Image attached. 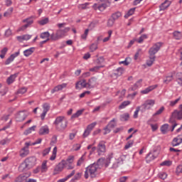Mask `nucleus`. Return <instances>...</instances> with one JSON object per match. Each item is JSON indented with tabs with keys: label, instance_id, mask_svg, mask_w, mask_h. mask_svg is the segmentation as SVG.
<instances>
[{
	"label": "nucleus",
	"instance_id": "obj_37",
	"mask_svg": "<svg viewBox=\"0 0 182 182\" xmlns=\"http://www.w3.org/2000/svg\"><path fill=\"white\" fill-rule=\"evenodd\" d=\"M120 16H122V13L120 11H117L112 14L111 18H112L114 21H117Z\"/></svg>",
	"mask_w": 182,
	"mask_h": 182
},
{
	"label": "nucleus",
	"instance_id": "obj_5",
	"mask_svg": "<svg viewBox=\"0 0 182 182\" xmlns=\"http://www.w3.org/2000/svg\"><path fill=\"white\" fill-rule=\"evenodd\" d=\"M54 124L58 132H63L68 127V120L65 119V117L59 116L56 117Z\"/></svg>",
	"mask_w": 182,
	"mask_h": 182
},
{
	"label": "nucleus",
	"instance_id": "obj_46",
	"mask_svg": "<svg viewBox=\"0 0 182 182\" xmlns=\"http://www.w3.org/2000/svg\"><path fill=\"white\" fill-rule=\"evenodd\" d=\"M80 173H77L75 175V176L70 180V182H76L77 180H79L81 177Z\"/></svg>",
	"mask_w": 182,
	"mask_h": 182
},
{
	"label": "nucleus",
	"instance_id": "obj_16",
	"mask_svg": "<svg viewBox=\"0 0 182 182\" xmlns=\"http://www.w3.org/2000/svg\"><path fill=\"white\" fill-rule=\"evenodd\" d=\"M26 117H28L26 113L24 111H21L16 115V120L17 122H23Z\"/></svg>",
	"mask_w": 182,
	"mask_h": 182
},
{
	"label": "nucleus",
	"instance_id": "obj_21",
	"mask_svg": "<svg viewBox=\"0 0 182 182\" xmlns=\"http://www.w3.org/2000/svg\"><path fill=\"white\" fill-rule=\"evenodd\" d=\"M171 5V1L168 0H166L164 3H162L159 6V11H166L168 6Z\"/></svg>",
	"mask_w": 182,
	"mask_h": 182
},
{
	"label": "nucleus",
	"instance_id": "obj_10",
	"mask_svg": "<svg viewBox=\"0 0 182 182\" xmlns=\"http://www.w3.org/2000/svg\"><path fill=\"white\" fill-rule=\"evenodd\" d=\"M21 53V50H18L17 52L11 54L5 61V65H9V63H11V62H14L15 60V58H17V56H19Z\"/></svg>",
	"mask_w": 182,
	"mask_h": 182
},
{
	"label": "nucleus",
	"instance_id": "obj_40",
	"mask_svg": "<svg viewBox=\"0 0 182 182\" xmlns=\"http://www.w3.org/2000/svg\"><path fill=\"white\" fill-rule=\"evenodd\" d=\"M114 75L115 76H122V75H123V68H118L117 70H114Z\"/></svg>",
	"mask_w": 182,
	"mask_h": 182
},
{
	"label": "nucleus",
	"instance_id": "obj_33",
	"mask_svg": "<svg viewBox=\"0 0 182 182\" xmlns=\"http://www.w3.org/2000/svg\"><path fill=\"white\" fill-rule=\"evenodd\" d=\"M130 117L129 113H125L124 114L120 115V120L121 122H127Z\"/></svg>",
	"mask_w": 182,
	"mask_h": 182
},
{
	"label": "nucleus",
	"instance_id": "obj_17",
	"mask_svg": "<svg viewBox=\"0 0 182 182\" xmlns=\"http://www.w3.org/2000/svg\"><path fill=\"white\" fill-rule=\"evenodd\" d=\"M68 86V84L66 83H63L61 85H58L57 86H55L52 90H51V93H56V92H60V90H63V89H65V87H66Z\"/></svg>",
	"mask_w": 182,
	"mask_h": 182
},
{
	"label": "nucleus",
	"instance_id": "obj_64",
	"mask_svg": "<svg viewBox=\"0 0 182 182\" xmlns=\"http://www.w3.org/2000/svg\"><path fill=\"white\" fill-rule=\"evenodd\" d=\"M113 159L112 155H109L107 159V163H105V167H109V164H110V161Z\"/></svg>",
	"mask_w": 182,
	"mask_h": 182
},
{
	"label": "nucleus",
	"instance_id": "obj_38",
	"mask_svg": "<svg viewBox=\"0 0 182 182\" xmlns=\"http://www.w3.org/2000/svg\"><path fill=\"white\" fill-rule=\"evenodd\" d=\"M130 103H132L130 101H124V102H122V104L119 106V110H122V109H124L125 107H127V106H129V105H130Z\"/></svg>",
	"mask_w": 182,
	"mask_h": 182
},
{
	"label": "nucleus",
	"instance_id": "obj_45",
	"mask_svg": "<svg viewBox=\"0 0 182 182\" xmlns=\"http://www.w3.org/2000/svg\"><path fill=\"white\" fill-rule=\"evenodd\" d=\"M85 163V155H82L77 161V166H80Z\"/></svg>",
	"mask_w": 182,
	"mask_h": 182
},
{
	"label": "nucleus",
	"instance_id": "obj_36",
	"mask_svg": "<svg viewBox=\"0 0 182 182\" xmlns=\"http://www.w3.org/2000/svg\"><path fill=\"white\" fill-rule=\"evenodd\" d=\"M48 161H43L41 165V173H45L48 171V166H46Z\"/></svg>",
	"mask_w": 182,
	"mask_h": 182
},
{
	"label": "nucleus",
	"instance_id": "obj_48",
	"mask_svg": "<svg viewBox=\"0 0 182 182\" xmlns=\"http://www.w3.org/2000/svg\"><path fill=\"white\" fill-rule=\"evenodd\" d=\"M144 39H147V35L146 34H143L141 35L139 38L138 40H136V42H138V43H142L143 41H144Z\"/></svg>",
	"mask_w": 182,
	"mask_h": 182
},
{
	"label": "nucleus",
	"instance_id": "obj_18",
	"mask_svg": "<svg viewBox=\"0 0 182 182\" xmlns=\"http://www.w3.org/2000/svg\"><path fill=\"white\" fill-rule=\"evenodd\" d=\"M159 156L158 154H153L152 152H149L146 159V162L150 163V161H152V160H154L155 159H157V156Z\"/></svg>",
	"mask_w": 182,
	"mask_h": 182
},
{
	"label": "nucleus",
	"instance_id": "obj_34",
	"mask_svg": "<svg viewBox=\"0 0 182 182\" xmlns=\"http://www.w3.org/2000/svg\"><path fill=\"white\" fill-rule=\"evenodd\" d=\"M151 122H153V119H150L147 121L146 123H147V124L151 125V127L153 132H156V130H157V129H159V127L157 126V124H151Z\"/></svg>",
	"mask_w": 182,
	"mask_h": 182
},
{
	"label": "nucleus",
	"instance_id": "obj_51",
	"mask_svg": "<svg viewBox=\"0 0 182 182\" xmlns=\"http://www.w3.org/2000/svg\"><path fill=\"white\" fill-rule=\"evenodd\" d=\"M119 65H124V66H129L130 65V62L129 61V58H126L124 61H120Z\"/></svg>",
	"mask_w": 182,
	"mask_h": 182
},
{
	"label": "nucleus",
	"instance_id": "obj_58",
	"mask_svg": "<svg viewBox=\"0 0 182 182\" xmlns=\"http://www.w3.org/2000/svg\"><path fill=\"white\" fill-rule=\"evenodd\" d=\"M101 68H104V65H98V66H95L92 68L90 69V72H97V70H99V69H100Z\"/></svg>",
	"mask_w": 182,
	"mask_h": 182
},
{
	"label": "nucleus",
	"instance_id": "obj_63",
	"mask_svg": "<svg viewBox=\"0 0 182 182\" xmlns=\"http://www.w3.org/2000/svg\"><path fill=\"white\" fill-rule=\"evenodd\" d=\"M8 143H9V139H8V138L2 139L0 141V144H1V146H5V144H8Z\"/></svg>",
	"mask_w": 182,
	"mask_h": 182
},
{
	"label": "nucleus",
	"instance_id": "obj_60",
	"mask_svg": "<svg viewBox=\"0 0 182 182\" xmlns=\"http://www.w3.org/2000/svg\"><path fill=\"white\" fill-rule=\"evenodd\" d=\"M12 12H14V8H10L4 14V16H8L9 15H11V14H12Z\"/></svg>",
	"mask_w": 182,
	"mask_h": 182
},
{
	"label": "nucleus",
	"instance_id": "obj_6",
	"mask_svg": "<svg viewBox=\"0 0 182 182\" xmlns=\"http://www.w3.org/2000/svg\"><path fill=\"white\" fill-rule=\"evenodd\" d=\"M156 105V100H147L141 106V112L144 113L146 110H150L153 106Z\"/></svg>",
	"mask_w": 182,
	"mask_h": 182
},
{
	"label": "nucleus",
	"instance_id": "obj_2",
	"mask_svg": "<svg viewBox=\"0 0 182 182\" xmlns=\"http://www.w3.org/2000/svg\"><path fill=\"white\" fill-rule=\"evenodd\" d=\"M34 166H36V157L30 156L26 159L19 166V170L21 171H28V170H31Z\"/></svg>",
	"mask_w": 182,
	"mask_h": 182
},
{
	"label": "nucleus",
	"instance_id": "obj_14",
	"mask_svg": "<svg viewBox=\"0 0 182 182\" xmlns=\"http://www.w3.org/2000/svg\"><path fill=\"white\" fill-rule=\"evenodd\" d=\"M84 87H87V82L86 80H81L76 82L75 89H84Z\"/></svg>",
	"mask_w": 182,
	"mask_h": 182
},
{
	"label": "nucleus",
	"instance_id": "obj_24",
	"mask_svg": "<svg viewBox=\"0 0 182 182\" xmlns=\"http://www.w3.org/2000/svg\"><path fill=\"white\" fill-rule=\"evenodd\" d=\"M69 31H70V28L66 27L64 29L58 30L57 32L58 33V35H60V38H63V36H65V34L68 33Z\"/></svg>",
	"mask_w": 182,
	"mask_h": 182
},
{
	"label": "nucleus",
	"instance_id": "obj_11",
	"mask_svg": "<svg viewBox=\"0 0 182 182\" xmlns=\"http://www.w3.org/2000/svg\"><path fill=\"white\" fill-rule=\"evenodd\" d=\"M23 22L26 23V24L18 28L19 31H25V29L29 28L30 25H32L33 23V20H32V18H26L23 20Z\"/></svg>",
	"mask_w": 182,
	"mask_h": 182
},
{
	"label": "nucleus",
	"instance_id": "obj_57",
	"mask_svg": "<svg viewBox=\"0 0 182 182\" xmlns=\"http://www.w3.org/2000/svg\"><path fill=\"white\" fill-rule=\"evenodd\" d=\"M26 87H22L20 88L18 91H17V95H23L24 93H26Z\"/></svg>",
	"mask_w": 182,
	"mask_h": 182
},
{
	"label": "nucleus",
	"instance_id": "obj_23",
	"mask_svg": "<svg viewBox=\"0 0 182 182\" xmlns=\"http://www.w3.org/2000/svg\"><path fill=\"white\" fill-rule=\"evenodd\" d=\"M18 75H19V73H17L10 75L6 80L7 84L12 85V82H15V79H16V77H18Z\"/></svg>",
	"mask_w": 182,
	"mask_h": 182
},
{
	"label": "nucleus",
	"instance_id": "obj_26",
	"mask_svg": "<svg viewBox=\"0 0 182 182\" xmlns=\"http://www.w3.org/2000/svg\"><path fill=\"white\" fill-rule=\"evenodd\" d=\"M34 51H35V48L31 47V48L24 50L23 51V55H24V56L28 58V56H31V55H32V53H33Z\"/></svg>",
	"mask_w": 182,
	"mask_h": 182
},
{
	"label": "nucleus",
	"instance_id": "obj_61",
	"mask_svg": "<svg viewBox=\"0 0 182 182\" xmlns=\"http://www.w3.org/2000/svg\"><path fill=\"white\" fill-rule=\"evenodd\" d=\"M90 49L91 52H95V50H96L97 49V44L92 43L90 47Z\"/></svg>",
	"mask_w": 182,
	"mask_h": 182
},
{
	"label": "nucleus",
	"instance_id": "obj_3",
	"mask_svg": "<svg viewBox=\"0 0 182 182\" xmlns=\"http://www.w3.org/2000/svg\"><path fill=\"white\" fill-rule=\"evenodd\" d=\"M100 160L101 159H99L97 160V164L96 163L92 164L85 168V175H84L85 178L86 179L89 178V176L91 177V178H96V172L99 168V161H100Z\"/></svg>",
	"mask_w": 182,
	"mask_h": 182
},
{
	"label": "nucleus",
	"instance_id": "obj_29",
	"mask_svg": "<svg viewBox=\"0 0 182 182\" xmlns=\"http://www.w3.org/2000/svg\"><path fill=\"white\" fill-rule=\"evenodd\" d=\"M176 82L178 85L182 87V73H178L176 74Z\"/></svg>",
	"mask_w": 182,
	"mask_h": 182
},
{
	"label": "nucleus",
	"instance_id": "obj_28",
	"mask_svg": "<svg viewBox=\"0 0 182 182\" xmlns=\"http://www.w3.org/2000/svg\"><path fill=\"white\" fill-rule=\"evenodd\" d=\"M173 36L174 37V39H176V41H180L181 39H182V33L180 31H174L173 33Z\"/></svg>",
	"mask_w": 182,
	"mask_h": 182
},
{
	"label": "nucleus",
	"instance_id": "obj_35",
	"mask_svg": "<svg viewBox=\"0 0 182 182\" xmlns=\"http://www.w3.org/2000/svg\"><path fill=\"white\" fill-rule=\"evenodd\" d=\"M168 129V124H164L161 127V132L162 134H166V133H167Z\"/></svg>",
	"mask_w": 182,
	"mask_h": 182
},
{
	"label": "nucleus",
	"instance_id": "obj_13",
	"mask_svg": "<svg viewBox=\"0 0 182 182\" xmlns=\"http://www.w3.org/2000/svg\"><path fill=\"white\" fill-rule=\"evenodd\" d=\"M88 89H93L96 85H97V78L96 77H92L87 82Z\"/></svg>",
	"mask_w": 182,
	"mask_h": 182
},
{
	"label": "nucleus",
	"instance_id": "obj_27",
	"mask_svg": "<svg viewBox=\"0 0 182 182\" xmlns=\"http://www.w3.org/2000/svg\"><path fill=\"white\" fill-rule=\"evenodd\" d=\"M61 37L58 34V31L56 33H53L50 35V37L49 38L50 41H58V39H60Z\"/></svg>",
	"mask_w": 182,
	"mask_h": 182
},
{
	"label": "nucleus",
	"instance_id": "obj_53",
	"mask_svg": "<svg viewBox=\"0 0 182 182\" xmlns=\"http://www.w3.org/2000/svg\"><path fill=\"white\" fill-rule=\"evenodd\" d=\"M75 167L72 165V163H68L65 161V168H67V170H73Z\"/></svg>",
	"mask_w": 182,
	"mask_h": 182
},
{
	"label": "nucleus",
	"instance_id": "obj_22",
	"mask_svg": "<svg viewBox=\"0 0 182 182\" xmlns=\"http://www.w3.org/2000/svg\"><path fill=\"white\" fill-rule=\"evenodd\" d=\"M157 85H151L149 87H148L147 88H146L144 90L141 91V93L142 95H147V93H150V92H151V90H154V89H156V87H157Z\"/></svg>",
	"mask_w": 182,
	"mask_h": 182
},
{
	"label": "nucleus",
	"instance_id": "obj_59",
	"mask_svg": "<svg viewBox=\"0 0 182 182\" xmlns=\"http://www.w3.org/2000/svg\"><path fill=\"white\" fill-rule=\"evenodd\" d=\"M114 22L115 21L112 18H109L107 21V26H109V28H112V26L114 25Z\"/></svg>",
	"mask_w": 182,
	"mask_h": 182
},
{
	"label": "nucleus",
	"instance_id": "obj_4",
	"mask_svg": "<svg viewBox=\"0 0 182 182\" xmlns=\"http://www.w3.org/2000/svg\"><path fill=\"white\" fill-rule=\"evenodd\" d=\"M182 119V109L181 110H174L173 112H172V114L169 119V123L172 126V129H171V132H174V129H176L177 126V122L176 120H181Z\"/></svg>",
	"mask_w": 182,
	"mask_h": 182
},
{
	"label": "nucleus",
	"instance_id": "obj_43",
	"mask_svg": "<svg viewBox=\"0 0 182 182\" xmlns=\"http://www.w3.org/2000/svg\"><path fill=\"white\" fill-rule=\"evenodd\" d=\"M164 107H161L159 109H158L154 114L153 117H156V116H159L161 114L164 112Z\"/></svg>",
	"mask_w": 182,
	"mask_h": 182
},
{
	"label": "nucleus",
	"instance_id": "obj_32",
	"mask_svg": "<svg viewBox=\"0 0 182 182\" xmlns=\"http://www.w3.org/2000/svg\"><path fill=\"white\" fill-rule=\"evenodd\" d=\"M136 11V7L130 9L128 12L124 15V18L126 19H127V18H129V16H132V15H133L134 14Z\"/></svg>",
	"mask_w": 182,
	"mask_h": 182
},
{
	"label": "nucleus",
	"instance_id": "obj_50",
	"mask_svg": "<svg viewBox=\"0 0 182 182\" xmlns=\"http://www.w3.org/2000/svg\"><path fill=\"white\" fill-rule=\"evenodd\" d=\"M159 178H161V180H166L167 178V173L166 172H160L159 173Z\"/></svg>",
	"mask_w": 182,
	"mask_h": 182
},
{
	"label": "nucleus",
	"instance_id": "obj_30",
	"mask_svg": "<svg viewBox=\"0 0 182 182\" xmlns=\"http://www.w3.org/2000/svg\"><path fill=\"white\" fill-rule=\"evenodd\" d=\"M35 129H36V126L31 127L30 128L24 131L23 134H25V136H28V134H31L32 132H35Z\"/></svg>",
	"mask_w": 182,
	"mask_h": 182
},
{
	"label": "nucleus",
	"instance_id": "obj_25",
	"mask_svg": "<svg viewBox=\"0 0 182 182\" xmlns=\"http://www.w3.org/2000/svg\"><path fill=\"white\" fill-rule=\"evenodd\" d=\"M75 170L72 171V172L69 175H68L65 178H61V179L58 180L57 182L68 181V180H69V178H71V177H73V176H75Z\"/></svg>",
	"mask_w": 182,
	"mask_h": 182
},
{
	"label": "nucleus",
	"instance_id": "obj_9",
	"mask_svg": "<svg viewBox=\"0 0 182 182\" xmlns=\"http://www.w3.org/2000/svg\"><path fill=\"white\" fill-rule=\"evenodd\" d=\"M96 124H97V122H92L90 124H89L82 134L83 137H87V136L90 134V132H92V130L95 129V127L96 126Z\"/></svg>",
	"mask_w": 182,
	"mask_h": 182
},
{
	"label": "nucleus",
	"instance_id": "obj_44",
	"mask_svg": "<svg viewBox=\"0 0 182 182\" xmlns=\"http://www.w3.org/2000/svg\"><path fill=\"white\" fill-rule=\"evenodd\" d=\"M139 112H141V107H137L134 113V119H137L139 117Z\"/></svg>",
	"mask_w": 182,
	"mask_h": 182
},
{
	"label": "nucleus",
	"instance_id": "obj_7",
	"mask_svg": "<svg viewBox=\"0 0 182 182\" xmlns=\"http://www.w3.org/2000/svg\"><path fill=\"white\" fill-rule=\"evenodd\" d=\"M97 151L99 156L103 154V153H106V141H100L97 147Z\"/></svg>",
	"mask_w": 182,
	"mask_h": 182
},
{
	"label": "nucleus",
	"instance_id": "obj_12",
	"mask_svg": "<svg viewBox=\"0 0 182 182\" xmlns=\"http://www.w3.org/2000/svg\"><path fill=\"white\" fill-rule=\"evenodd\" d=\"M43 112L41 114V120H45V117L48 113V112H49L50 109V105H49V104L48 103H45L43 105Z\"/></svg>",
	"mask_w": 182,
	"mask_h": 182
},
{
	"label": "nucleus",
	"instance_id": "obj_55",
	"mask_svg": "<svg viewBox=\"0 0 182 182\" xmlns=\"http://www.w3.org/2000/svg\"><path fill=\"white\" fill-rule=\"evenodd\" d=\"M123 130H124V128L123 127H119L116 128L113 131V133H114L115 134H117V133H120L121 132H123Z\"/></svg>",
	"mask_w": 182,
	"mask_h": 182
},
{
	"label": "nucleus",
	"instance_id": "obj_1",
	"mask_svg": "<svg viewBox=\"0 0 182 182\" xmlns=\"http://www.w3.org/2000/svg\"><path fill=\"white\" fill-rule=\"evenodd\" d=\"M161 46H163L162 42H158L153 45L151 48H149V59L146 60V64H144V68H146L149 66L150 68L154 63L156 60V53L160 50Z\"/></svg>",
	"mask_w": 182,
	"mask_h": 182
},
{
	"label": "nucleus",
	"instance_id": "obj_47",
	"mask_svg": "<svg viewBox=\"0 0 182 182\" xmlns=\"http://www.w3.org/2000/svg\"><path fill=\"white\" fill-rule=\"evenodd\" d=\"M171 164H173V162L171 161H164L161 163L160 166H166V167H170Z\"/></svg>",
	"mask_w": 182,
	"mask_h": 182
},
{
	"label": "nucleus",
	"instance_id": "obj_8",
	"mask_svg": "<svg viewBox=\"0 0 182 182\" xmlns=\"http://www.w3.org/2000/svg\"><path fill=\"white\" fill-rule=\"evenodd\" d=\"M29 146H31V143H25V146L20 151V157H26L29 154Z\"/></svg>",
	"mask_w": 182,
	"mask_h": 182
},
{
	"label": "nucleus",
	"instance_id": "obj_15",
	"mask_svg": "<svg viewBox=\"0 0 182 182\" xmlns=\"http://www.w3.org/2000/svg\"><path fill=\"white\" fill-rule=\"evenodd\" d=\"M181 143H182V136L178 135L177 137H175L173 139L171 144H172L173 147H176V146H180V144H181Z\"/></svg>",
	"mask_w": 182,
	"mask_h": 182
},
{
	"label": "nucleus",
	"instance_id": "obj_52",
	"mask_svg": "<svg viewBox=\"0 0 182 182\" xmlns=\"http://www.w3.org/2000/svg\"><path fill=\"white\" fill-rule=\"evenodd\" d=\"M107 8V5L106 4H102L97 6V9H99V11H105Z\"/></svg>",
	"mask_w": 182,
	"mask_h": 182
},
{
	"label": "nucleus",
	"instance_id": "obj_19",
	"mask_svg": "<svg viewBox=\"0 0 182 182\" xmlns=\"http://www.w3.org/2000/svg\"><path fill=\"white\" fill-rule=\"evenodd\" d=\"M66 164V161H62L60 162L55 168V171H63V168H65V166Z\"/></svg>",
	"mask_w": 182,
	"mask_h": 182
},
{
	"label": "nucleus",
	"instance_id": "obj_56",
	"mask_svg": "<svg viewBox=\"0 0 182 182\" xmlns=\"http://www.w3.org/2000/svg\"><path fill=\"white\" fill-rule=\"evenodd\" d=\"M134 143V141H128L127 144L124 146V149L127 150V149H130V147H132V146H133Z\"/></svg>",
	"mask_w": 182,
	"mask_h": 182
},
{
	"label": "nucleus",
	"instance_id": "obj_54",
	"mask_svg": "<svg viewBox=\"0 0 182 182\" xmlns=\"http://www.w3.org/2000/svg\"><path fill=\"white\" fill-rule=\"evenodd\" d=\"M173 80V75L166 76V80H164V83H170Z\"/></svg>",
	"mask_w": 182,
	"mask_h": 182
},
{
	"label": "nucleus",
	"instance_id": "obj_39",
	"mask_svg": "<svg viewBox=\"0 0 182 182\" xmlns=\"http://www.w3.org/2000/svg\"><path fill=\"white\" fill-rule=\"evenodd\" d=\"M109 129H114V127L117 126L116 119L114 118L112 119L107 125Z\"/></svg>",
	"mask_w": 182,
	"mask_h": 182
},
{
	"label": "nucleus",
	"instance_id": "obj_49",
	"mask_svg": "<svg viewBox=\"0 0 182 182\" xmlns=\"http://www.w3.org/2000/svg\"><path fill=\"white\" fill-rule=\"evenodd\" d=\"M48 22H49V18H45L39 21L38 23H39V25L43 26V25H46V23H48Z\"/></svg>",
	"mask_w": 182,
	"mask_h": 182
},
{
	"label": "nucleus",
	"instance_id": "obj_41",
	"mask_svg": "<svg viewBox=\"0 0 182 182\" xmlns=\"http://www.w3.org/2000/svg\"><path fill=\"white\" fill-rule=\"evenodd\" d=\"M49 36H50V34L48 31L41 33L40 35V38H41V39H50Z\"/></svg>",
	"mask_w": 182,
	"mask_h": 182
},
{
	"label": "nucleus",
	"instance_id": "obj_20",
	"mask_svg": "<svg viewBox=\"0 0 182 182\" xmlns=\"http://www.w3.org/2000/svg\"><path fill=\"white\" fill-rule=\"evenodd\" d=\"M38 134L40 136H45V134H49V127L48 126L41 127L39 129Z\"/></svg>",
	"mask_w": 182,
	"mask_h": 182
},
{
	"label": "nucleus",
	"instance_id": "obj_62",
	"mask_svg": "<svg viewBox=\"0 0 182 182\" xmlns=\"http://www.w3.org/2000/svg\"><path fill=\"white\" fill-rule=\"evenodd\" d=\"M103 62H105V58H103V57H99L96 60L97 65H102Z\"/></svg>",
	"mask_w": 182,
	"mask_h": 182
},
{
	"label": "nucleus",
	"instance_id": "obj_42",
	"mask_svg": "<svg viewBox=\"0 0 182 182\" xmlns=\"http://www.w3.org/2000/svg\"><path fill=\"white\" fill-rule=\"evenodd\" d=\"M83 113L82 109H80L76 112V113L73 114L71 117V119H76V117H79V116H81V114Z\"/></svg>",
	"mask_w": 182,
	"mask_h": 182
},
{
	"label": "nucleus",
	"instance_id": "obj_31",
	"mask_svg": "<svg viewBox=\"0 0 182 182\" xmlns=\"http://www.w3.org/2000/svg\"><path fill=\"white\" fill-rule=\"evenodd\" d=\"M26 180V176L25 175L21 174L18 176L16 179L14 180V182H23Z\"/></svg>",
	"mask_w": 182,
	"mask_h": 182
}]
</instances>
